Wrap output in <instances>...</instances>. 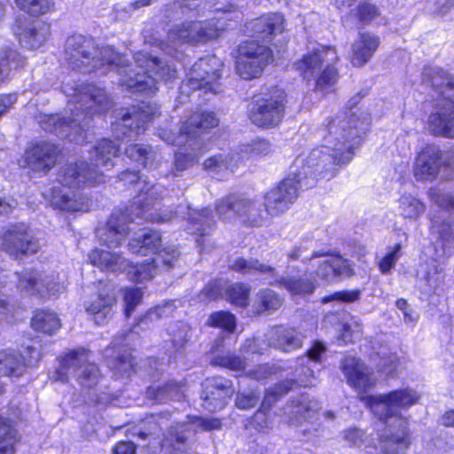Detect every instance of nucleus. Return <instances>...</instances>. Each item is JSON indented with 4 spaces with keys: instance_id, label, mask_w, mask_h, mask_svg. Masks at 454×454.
<instances>
[{
    "instance_id": "21",
    "label": "nucleus",
    "mask_w": 454,
    "mask_h": 454,
    "mask_svg": "<svg viewBox=\"0 0 454 454\" xmlns=\"http://www.w3.org/2000/svg\"><path fill=\"white\" fill-rule=\"evenodd\" d=\"M285 98L284 91L276 89L269 98L258 102L250 112L252 122L262 128L277 126L284 115Z\"/></svg>"
},
{
    "instance_id": "17",
    "label": "nucleus",
    "mask_w": 454,
    "mask_h": 454,
    "mask_svg": "<svg viewBox=\"0 0 454 454\" xmlns=\"http://www.w3.org/2000/svg\"><path fill=\"white\" fill-rule=\"evenodd\" d=\"M432 232L437 233L439 239L436 243L435 258L432 259L431 269L425 271V279L428 285V292L435 291L443 280L442 276V268L440 266V260L451 254V247L454 246V223L432 219Z\"/></svg>"
},
{
    "instance_id": "11",
    "label": "nucleus",
    "mask_w": 454,
    "mask_h": 454,
    "mask_svg": "<svg viewBox=\"0 0 454 454\" xmlns=\"http://www.w3.org/2000/svg\"><path fill=\"white\" fill-rule=\"evenodd\" d=\"M220 426L221 422L218 419L189 417L187 423H177L176 427H172L161 443L153 439V442H150L146 447L148 454H157L160 448L166 454L183 453L187 450L186 440L192 432H196L198 429H217Z\"/></svg>"
},
{
    "instance_id": "41",
    "label": "nucleus",
    "mask_w": 454,
    "mask_h": 454,
    "mask_svg": "<svg viewBox=\"0 0 454 454\" xmlns=\"http://www.w3.org/2000/svg\"><path fill=\"white\" fill-rule=\"evenodd\" d=\"M32 327L39 332L52 334L61 326L57 314L50 310H40L35 313L31 321Z\"/></svg>"
},
{
    "instance_id": "59",
    "label": "nucleus",
    "mask_w": 454,
    "mask_h": 454,
    "mask_svg": "<svg viewBox=\"0 0 454 454\" xmlns=\"http://www.w3.org/2000/svg\"><path fill=\"white\" fill-rule=\"evenodd\" d=\"M343 439L349 445L360 447L364 442V434L363 431L352 427L343 432Z\"/></svg>"
},
{
    "instance_id": "61",
    "label": "nucleus",
    "mask_w": 454,
    "mask_h": 454,
    "mask_svg": "<svg viewBox=\"0 0 454 454\" xmlns=\"http://www.w3.org/2000/svg\"><path fill=\"white\" fill-rule=\"evenodd\" d=\"M357 15L362 21H371L378 16V9L374 5L363 4L357 9Z\"/></svg>"
},
{
    "instance_id": "14",
    "label": "nucleus",
    "mask_w": 454,
    "mask_h": 454,
    "mask_svg": "<svg viewBox=\"0 0 454 454\" xmlns=\"http://www.w3.org/2000/svg\"><path fill=\"white\" fill-rule=\"evenodd\" d=\"M223 62L215 56H207L195 62L186 74V80L183 82L181 93H189L190 90H201L216 93L218 91L217 81L221 76Z\"/></svg>"
},
{
    "instance_id": "31",
    "label": "nucleus",
    "mask_w": 454,
    "mask_h": 454,
    "mask_svg": "<svg viewBox=\"0 0 454 454\" xmlns=\"http://www.w3.org/2000/svg\"><path fill=\"white\" fill-rule=\"evenodd\" d=\"M19 287L31 294H39L41 296H56L64 289V284L55 281L53 276L41 278L37 272L26 270L19 276Z\"/></svg>"
},
{
    "instance_id": "33",
    "label": "nucleus",
    "mask_w": 454,
    "mask_h": 454,
    "mask_svg": "<svg viewBox=\"0 0 454 454\" xmlns=\"http://www.w3.org/2000/svg\"><path fill=\"white\" fill-rule=\"evenodd\" d=\"M325 347L321 342H315L308 350L307 356L299 360V368L296 370L297 384L301 387H309L316 381L315 370L307 366L306 363H313L314 366L320 362L322 354L325 352Z\"/></svg>"
},
{
    "instance_id": "2",
    "label": "nucleus",
    "mask_w": 454,
    "mask_h": 454,
    "mask_svg": "<svg viewBox=\"0 0 454 454\" xmlns=\"http://www.w3.org/2000/svg\"><path fill=\"white\" fill-rule=\"evenodd\" d=\"M91 45L81 35L69 37L67 41V59L73 68L90 72L99 70L105 65L109 70L116 69L121 78L120 83L137 92L146 95L154 94L158 90L160 81L168 82L176 77V67L168 64L162 65L156 57L146 52H137L134 56V67H125V60L110 46H102L94 50L95 56L90 58L89 49Z\"/></svg>"
},
{
    "instance_id": "35",
    "label": "nucleus",
    "mask_w": 454,
    "mask_h": 454,
    "mask_svg": "<svg viewBox=\"0 0 454 454\" xmlns=\"http://www.w3.org/2000/svg\"><path fill=\"white\" fill-rule=\"evenodd\" d=\"M284 19L278 13H272L262 16L251 23L247 29L253 31V36L270 41L272 37L283 31Z\"/></svg>"
},
{
    "instance_id": "34",
    "label": "nucleus",
    "mask_w": 454,
    "mask_h": 454,
    "mask_svg": "<svg viewBox=\"0 0 454 454\" xmlns=\"http://www.w3.org/2000/svg\"><path fill=\"white\" fill-rule=\"evenodd\" d=\"M14 34L20 43L26 48L35 50L40 48L49 37L50 25L43 22H35L25 29L19 26L14 27Z\"/></svg>"
},
{
    "instance_id": "19",
    "label": "nucleus",
    "mask_w": 454,
    "mask_h": 454,
    "mask_svg": "<svg viewBox=\"0 0 454 454\" xmlns=\"http://www.w3.org/2000/svg\"><path fill=\"white\" fill-rule=\"evenodd\" d=\"M218 119L214 113H194L191 117L184 121L180 127V132L177 136L171 131L163 130L160 133L162 140L168 144L183 145L189 144L207 129L217 126Z\"/></svg>"
},
{
    "instance_id": "63",
    "label": "nucleus",
    "mask_w": 454,
    "mask_h": 454,
    "mask_svg": "<svg viewBox=\"0 0 454 454\" xmlns=\"http://www.w3.org/2000/svg\"><path fill=\"white\" fill-rule=\"evenodd\" d=\"M273 367H270L268 364H261L255 370L249 371L248 376L257 380L266 379L269 375L274 373Z\"/></svg>"
},
{
    "instance_id": "32",
    "label": "nucleus",
    "mask_w": 454,
    "mask_h": 454,
    "mask_svg": "<svg viewBox=\"0 0 454 454\" xmlns=\"http://www.w3.org/2000/svg\"><path fill=\"white\" fill-rule=\"evenodd\" d=\"M115 301L113 295L100 292L89 296L84 301L83 307L97 325H103L112 317Z\"/></svg>"
},
{
    "instance_id": "24",
    "label": "nucleus",
    "mask_w": 454,
    "mask_h": 454,
    "mask_svg": "<svg viewBox=\"0 0 454 454\" xmlns=\"http://www.w3.org/2000/svg\"><path fill=\"white\" fill-rule=\"evenodd\" d=\"M442 153L436 145H425L417 154L413 175L418 181H433L440 171Z\"/></svg>"
},
{
    "instance_id": "12",
    "label": "nucleus",
    "mask_w": 454,
    "mask_h": 454,
    "mask_svg": "<svg viewBox=\"0 0 454 454\" xmlns=\"http://www.w3.org/2000/svg\"><path fill=\"white\" fill-rule=\"evenodd\" d=\"M90 354L84 348L68 352L60 361L57 370V380L68 381L74 378L82 387H91L98 380L99 372L95 364L90 362Z\"/></svg>"
},
{
    "instance_id": "60",
    "label": "nucleus",
    "mask_w": 454,
    "mask_h": 454,
    "mask_svg": "<svg viewBox=\"0 0 454 454\" xmlns=\"http://www.w3.org/2000/svg\"><path fill=\"white\" fill-rule=\"evenodd\" d=\"M258 399V395L254 393H239L237 395L236 405L239 409H249L256 405Z\"/></svg>"
},
{
    "instance_id": "18",
    "label": "nucleus",
    "mask_w": 454,
    "mask_h": 454,
    "mask_svg": "<svg viewBox=\"0 0 454 454\" xmlns=\"http://www.w3.org/2000/svg\"><path fill=\"white\" fill-rule=\"evenodd\" d=\"M271 59V51L256 40L247 41L239 46L236 70L240 77L250 80L259 76Z\"/></svg>"
},
{
    "instance_id": "3",
    "label": "nucleus",
    "mask_w": 454,
    "mask_h": 454,
    "mask_svg": "<svg viewBox=\"0 0 454 454\" xmlns=\"http://www.w3.org/2000/svg\"><path fill=\"white\" fill-rule=\"evenodd\" d=\"M291 260L309 262L310 269L299 279L278 278L275 270L257 260L235 259L231 269L242 274L261 273L270 285H280L292 295L311 294L320 282L330 283L338 277H350L354 274L353 265L339 254L330 255L311 249L308 242L295 246L288 254Z\"/></svg>"
},
{
    "instance_id": "6",
    "label": "nucleus",
    "mask_w": 454,
    "mask_h": 454,
    "mask_svg": "<svg viewBox=\"0 0 454 454\" xmlns=\"http://www.w3.org/2000/svg\"><path fill=\"white\" fill-rule=\"evenodd\" d=\"M120 180L125 184H135L139 194L134 199L133 203L125 213L114 212L111 215L105 226L97 231V236L101 245L109 248L119 247L127 238L131 230L127 227V221L134 222L136 219H142L150 222H167L172 219L171 212L166 214L158 213L156 205L162 198L165 192L160 184H149L136 171H126L120 175Z\"/></svg>"
},
{
    "instance_id": "7",
    "label": "nucleus",
    "mask_w": 454,
    "mask_h": 454,
    "mask_svg": "<svg viewBox=\"0 0 454 454\" xmlns=\"http://www.w3.org/2000/svg\"><path fill=\"white\" fill-rule=\"evenodd\" d=\"M63 91L68 99V109L72 112V120L64 121L59 114H41L37 117L39 125L47 132L55 133L61 137H67L76 144L86 139L83 135L86 118L106 111L111 102L105 91L90 84L73 85L67 82Z\"/></svg>"
},
{
    "instance_id": "30",
    "label": "nucleus",
    "mask_w": 454,
    "mask_h": 454,
    "mask_svg": "<svg viewBox=\"0 0 454 454\" xmlns=\"http://www.w3.org/2000/svg\"><path fill=\"white\" fill-rule=\"evenodd\" d=\"M341 371L347 379L348 384L359 394L373 386L376 382L370 369L353 356H347L344 358L341 364Z\"/></svg>"
},
{
    "instance_id": "45",
    "label": "nucleus",
    "mask_w": 454,
    "mask_h": 454,
    "mask_svg": "<svg viewBox=\"0 0 454 454\" xmlns=\"http://www.w3.org/2000/svg\"><path fill=\"white\" fill-rule=\"evenodd\" d=\"M16 5L22 11L34 15H43L54 7V0H15Z\"/></svg>"
},
{
    "instance_id": "28",
    "label": "nucleus",
    "mask_w": 454,
    "mask_h": 454,
    "mask_svg": "<svg viewBox=\"0 0 454 454\" xmlns=\"http://www.w3.org/2000/svg\"><path fill=\"white\" fill-rule=\"evenodd\" d=\"M58 147L49 142L30 145L24 153V166L35 172H47L55 164Z\"/></svg>"
},
{
    "instance_id": "27",
    "label": "nucleus",
    "mask_w": 454,
    "mask_h": 454,
    "mask_svg": "<svg viewBox=\"0 0 454 454\" xmlns=\"http://www.w3.org/2000/svg\"><path fill=\"white\" fill-rule=\"evenodd\" d=\"M0 246L12 255L18 254H33L38 248V242L27 233V227L24 223L12 226L1 238Z\"/></svg>"
},
{
    "instance_id": "48",
    "label": "nucleus",
    "mask_w": 454,
    "mask_h": 454,
    "mask_svg": "<svg viewBox=\"0 0 454 454\" xmlns=\"http://www.w3.org/2000/svg\"><path fill=\"white\" fill-rule=\"evenodd\" d=\"M429 197L433 203L442 209L454 211V195L441 188H433L429 192Z\"/></svg>"
},
{
    "instance_id": "52",
    "label": "nucleus",
    "mask_w": 454,
    "mask_h": 454,
    "mask_svg": "<svg viewBox=\"0 0 454 454\" xmlns=\"http://www.w3.org/2000/svg\"><path fill=\"white\" fill-rule=\"evenodd\" d=\"M151 149L141 145H130L126 149V155L131 160L137 162L143 168H147L149 154Z\"/></svg>"
},
{
    "instance_id": "36",
    "label": "nucleus",
    "mask_w": 454,
    "mask_h": 454,
    "mask_svg": "<svg viewBox=\"0 0 454 454\" xmlns=\"http://www.w3.org/2000/svg\"><path fill=\"white\" fill-rule=\"evenodd\" d=\"M380 45V39L371 33H362L352 45L351 62L361 67L372 57Z\"/></svg>"
},
{
    "instance_id": "39",
    "label": "nucleus",
    "mask_w": 454,
    "mask_h": 454,
    "mask_svg": "<svg viewBox=\"0 0 454 454\" xmlns=\"http://www.w3.org/2000/svg\"><path fill=\"white\" fill-rule=\"evenodd\" d=\"M146 396L153 403H164L168 400L179 401L183 396L181 386L176 382H170L163 387L152 386L146 390Z\"/></svg>"
},
{
    "instance_id": "40",
    "label": "nucleus",
    "mask_w": 454,
    "mask_h": 454,
    "mask_svg": "<svg viewBox=\"0 0 454 454\" xmlns=\"http://www.w3.org/2000/svg\"><path fill=\"white\" fill-rule=\"evenodd\" d=\"M25 62V59L15 50L3 49L0 51V85L9 78L12 70L22 67Z\"/></svg>"
},
{
    "instance_id": "10",
    "label": "nucleus",
    "mask_w": 454,
    "mask_h": 454,
    "mask_svg": "<svg viewBox=\"0 0 454 454\" xmlns=\"http://www.w3.org/2000/svg\"><path fill=\"white\" fill-rule=\"evenodd\" d=\"M225 28L224 23L221 22L220 20H217V23L214 20L186 21L171 29L168 35V43L160 42L159 46L163 51L173 55L178 44H195L207 42L219 36L220 32Z\"/></svg>"
},
{
    "instance_id": "4",
    "label": "nucleus",
    "mask_w": 454,
    "mask_h": 454,
    "mask_svg": "<svg viewBox=\"0 0 454 454\" xmlns=\"http://www.w3.org/2000/svg\"><path fill=\"white\" fill-rule=\"evenodd\" d=\"M120 145L102 139L90 152V166L84 161L63 166L57 177L61 187L54 186L45 197L54 208L67 212H85L89 209L87 198L77 192L83 185H96L105 181L104 172L111 169Z\"/></svg>"
},
{
    "instance_id": "58",
    "label": "nucleus",
    "mask_w": 454,
    "mask_h": 454,
    "mask_svg": "<svg viewBox=\"0 0 454 454\" xmlns=\"http://www.w3.org/2000/svg\"><path fill=\"white\" fill-rule=\"evenodd\" d=\"M201 153H184L178 152L175 156V167L177 171H182L192 166L198 160Z\"/></svg>"
},
{
    "instance_id": "23",
    "label": "nucleus",
    "mask_w": 454,
    "mask_h": 454,
    "mask_svg": "<svg viewBox=\"0 0 454 454\" xmlns=\"http://www.w3.org/2000/svg\"><path fill=\"white\" fill-rule=\"evenodd\" d=\"M434 101V111L427 121L428 131L437 137L454 139V99L438 98Z\"/></svg>"
},
{
    "instance_id": "15",
    "label": "nucleus",
    "mask_w": 454,
    "mask_h": 454,
    "mask_svg": "<svg viewBox=\"0 0 454 454\" xmlns=\"http://www.w3.org/2000/svg\"><path fill=\"white\" fill-rule=\"evenodd\" d=\"M268 341L266 344L259 339L247 340L242 346L241 353L246 359H248L249 355H262L270 347L284 352H291L301 346L302 335L294 328L276 326L269 333Z\"/></svg>"
},
{
    "instance_id": "53",
    "label": "nucleus",
    "mask_w": 454,
    "mask_h": 454,
    "mask_svg": "<svg viewBox=\"0 0 454 454\" xmlns=\"http://www.w3.org/2000/svg\"><path fill=\"white\" fill-rule=\"evenodd\" d=\"M362 335V325L356 318H351L342 326V333L339 341L344 344L352 342L354 340L358 339Z\"/></svg>"
},
{
    "instance_id": "16",
    "label": "nucleus",
    "mask_w": 454,
    "mask_h": 454,
    "mask_svg": "<svg viewBox=\"0 0 454 454\" xmlns=\"http://www.w3.org/2000/svg\"><path fill=\"white\" fill-rule=\"evenodd\" d=\"M270 144L265 139H256L251 145H244L240 152H231L228 154H218L207 159L204 167L215 177L222 178L233 173L249 153L254 155L267 154L270 151Z\"/></svg>"
},
{
    "instance_id": "26",
    "label": "nucleus",
    "mask_w": 454,
    "mask_h": 454,
    "mask_svg": "<svg viewBox=\"0 0 454 454\" xmlns=\"http://www.w3.org/2000/svg\"><path fill=\"white\" fill-rule=\"evenodd\" d=\"M250 286L242 283H236L223 287L221 282L209 283L202 291L201 301L215 300L219 297L225 298L237 307H247L249 301Z\"/></svg>"
},
{
    "instance_id": "38",
    "label": "nucleus",
    "mask_w": 454,
    "mask_h": 454,
    "mask_svg": "<svg viewBox=\"0 0 454 454\" xmlns=\"http://www.w3.org/2000/svg\"><path fill=\"white\" fill-rule=\"evenodd\" d=\"M318 409L319 405L317 401H310L302 397L298 403H292L285 408L284 414L287 417L286 422L295 424L301 422L303 419H312Z\"/></svg>"
},
{
    "instance_id": "5",
    "label": "nucleus",
    "mask_w": 454,
    "mask_h": 454,
    "mask_svg": "<svg viewBox=\"0 0 454 454\" xmlns=\"http://www.w3.org/2000/svg\"><path fill=\"white\" fill-rule=\"evenodd\" d=\"M161 239L158 231L143 230L141 234L135 233L129 242V249L134 254L146 255L152 254L153 257L129 264L120 254L95 248L89 254L91 264L103 271L120 273L127 272L128 278L134 282L142 283L153 278L160 269L168 270L178 262L179 253L174 247H165L160 249Z\"/></svg>"
},
{
    "instance_id": "46",
    "label": "nucleus",
    "mask_w": 454,
    "mask_h": 454,
    "mask_svg": "<svg viewBox=\"0 0 454 454\" xmlns=\"http://www.w3.org/2000/svg\"><path fill=\"white\" fill-rule=\"evenodd\" d=\"M213 218L214 217L211 212L207 208L202 209L200 211L189 209L188 212V220L192 224H194L192 229L193 232L204 234V225L209 227L214 222Z\"/></svg>"
},
{
    "instance_id": "37",
    "label": "nucleus",
    "mask_w": 454,
    "mask_h": 454,
    "mask_svg": "<svg viewBox=\"0 0 454 454\" xmlns=\"http://www.w3.org/2000/svg\"><path fill=\"white\" fill-rule=\"evenodd\" d=\"M291 382H283L280 385L270 388L266 391L264 399L262 403L261 409L254 414L253 419L255 428L258 431H264L270 427L268 422V415L266 413V410L270 408L271 403L281 396L283 394H286L291 388Z\"/></svg>"
},
{
    "instance_id": "62",
    "label": "nucleus",
    "mask_w": 454,
    "mask_h": 454,
    "mask_svg": "<svg viewBox=\"0 0 454 454\" xmlns=\"http://www.w3.org/2000/svg\"><path fill=\"white\" fill-rule=\"evenodd\" d=\"M434 12L441 16H445L454 8V0H434Z\"/></svg>"
},
{
    "instance_id": "54",
    "label": "nucleus",
    "mask_w": 454,
    "mask_h": 454,
    "mask_svg": "<svg viewBox=\"0 0 454 454\" xmlns=\"http://www.w3.org/2000/svg\"><path fill=\"white\" fill-rule=\"evenodd\" d=\"M401 245L389 248L387 254L380 261L379 267L382 273H387L400 258Z\"/></svg>"
},
{
    "instance_id": "42",
    "label": "nucleus",
    "mask_w": 454,
    "mask_h": 454,
    "mask_svg": "<svg viewBox=\"0 0 454 454\" xmlns=\"http://www.w3.org/2000/svg\"><path fill=\"white\" fill-rule=\"evenodd\" d=\"M425 210L424 203L411 194H403L399 199L398 212L404 218L416 220Z\"/></svg>"
},
{
    "instance_id": "1",
    "label": "nucleus",
    "mask_w": 454,
    "mask_h": 454,
    "mask_svg": "<svg viewBox=\"0 0 454 454\" xmlns=\"http://www.w3.org/2000/svg\"><path fill=\"white\" fill-rule=\"evenodd\" d=\"M370 125V114L361 109L341 112L328 120L321 130L322 145L298 156L288 176L265 194L268 214L274 215L286 211L297 199L299 190L316 184L317 176L326 179L334 176L337 165L352 160L354 148Z\"/></svg>"
},
{
    "instance_id": "64",
    "label": "nucleus",
    "mask_w": 454,
    "mask_h": 454,
    "mask_svg": "<svg viewBox=\"0 0 454 454\" xmlns=\"http://www.w3.org/2000/svg\"><path fill=\"white\" fill-rule=\"evenodd\" d=\"M136 446L130 442H121L114 449L113 454H135Z\"/></svg>"
},
{
    "instance_id": "43",
    "label": "nucleus",
    "mask_w": 454,
    "mask_h": 454,
    "mask_svg": "<svg viewBox=\"0 0 454 454\" xmlns=\"http://www.w3.org/2000/svg\"><path fill=\"white\" fill-rule=\"evenodd\" d=\"M282 305L281 298L270 289L261 290L254 301V308L258 313L275 310Z\"/></svg>"
},
{
    "instance_id": "13",
    "label": "nucleus",
    "mask_w": 454,
    "mask_h": 454,
    "mask_svg": "<svg viewBox=\"0 0 454 454\" xmlns=\"http://www.w3.org/2000/svg\"><path fill=\"white\" fill-rule=\"evenodd\" d=\"M215 211L219 218L229 220L235 215L251 225H260L269 215L264 200L227 197L216 203Z\"/></svg>"
},
{
    "instance_id": "57",
    "label": "nucleus",
    "mask_w": 454,
    "mask_h": 454,
    "mask_svg": "<svg viewBox=\"0 0 454 454\" xmlns=\"http://www.w3.org/2000/svg\"><path fill=\"white\" fill-rule=\"evenodd\" d=\"M176 301H171L164 303L163 305L157 306L153 309H151L144 319H142L141 323L143 321L150 319L153 320V318H160L162 317H168L173 313L174 309L176 308Z\"/></svg>"
},
{
    "instance_id": "9",
    "label": "nucleus",
    "mask_w": 454,
    "mask_h": 454,
    "mask_svg": "<svg viewBox=\"0 0 454 454\" xmlns=\"http://www.w3.org/2000/svg\"><path fill=\"white\" fill-rule=\"evenodd\" d=\"M338 60L335 48L319 45L295 61L294 67L308 84L313 85L317 93L327 94L334 90L338 80L335 67Z\"/></svg>"
},
{
    "instance_id": "49",
    "label": "nucleus",
    "mask_w": 454,
    "mask_h": 454,
    "mask_svg": "<svg viewBox=\"0 0 454 454\" xmlns=\"http://www.w3.org/2000/svg\"><path fill=\"white\" fill-rule=\"evenodd\" d=\"M208 324L211 326L220 327L231 333L236 327V319L234 315L230 312L218 311L210 316Z\"/></svg>"
},
{
    "instance_id": "44",
    "label": "nucleus",
    "mask_w": 454,
    "mask_h": 454,
    "mask_svg": "<svg viewBox=\"0 0 454 454\" xmlns=\"http://www.w3.org/2000/svg\"><path fill=\"white\" fill-rule=\"evenodd\" d=\"M17 441V431L0 417V454H13Z\"/></svg>"
},
{
    "instance_id": "29",
    "label": "nucleus",
    "mask_w": 454,
    "mask_h": 454,
    "mask_svg": "<svg viewBox=\"0 0 454 454\" xmlns=\"http://www.w3.org/2000/svg\"><path fill=\"white\" fill-rule=\"evenodd\" d=\"M422 82L431 88L430 97L433 100L454 99V76L438 67H425Z\"/></svg>"
},
{
    "instance_id": "50",
    "label": "nucleus",
    "mask_w": 454,
    "mask_h": 454,
    "mask_svg": "<svg viewBox=\"0 0 454 454\" xmlns=\"http://www.w3.org/2000/svg\"><path fill=\"white\" fill-rule=\"evenodd\" d=\"M121 292L124 302L125 315L129 317L134 309L141 302L142 291L137 287H125Z\"/></svg>"
},
{
    "instance_id": "25",
    "label": "nucleus",
    "mask_w": 454,
    "mask_h": 454,
    "mask_svg": "<svg viewBox=\"0 0 454 454\" xmlns=\"http://www.w3.org/2000/svg\"><path fill=\"white\" fill-rule=\"evenodd\" d=\"M202 387V405L210 412L222 410L233 394L231 381L222 377L207 379Z\"/></svg>"
},
{
    "instance_id": "56",
    "label": "nucleus",
    "mask_w": 454,
    "mask_h": 454,
    "mask_svg": "<svg viewBox=\"0 0 454 454\" xmlns=\"http://www.w3.org/2000/svg\"><path fill=\"white\" fill-rule=\"evenodd\" d=\"M360 297V291L358 290H344L336 292L331 295L325 296L322 298L323 303L330 301H342V302H353L358 300Z\"/></svg>"
},
{
    "instance_id": "22",
    "label": "nucleus",
    "mask_w": 454,
    "mask_h": 454,
    "mask_svg": "<svg viewBox=\"0 0 454 454\" xmlns=\"http://www.w3.org/2000/svg\"><path fill=\"white\" fill-rule=\"evenodd\" d=\"M18 357L13 350H0V376H20L27 367L34 366L41 357L35 342L23 348Z\"/></svg>"
},
{
    "instance_id": "55",
    "label": "nucleus",
    "mask_w": 454,
    "mask_h": 454,
    "mask_svg": "<svg viewBox=\"0 0 454 454\" xmlns=\"http://www.w3.org/2000/svg\"><path fill=\"white\" fill-rule=\"evenodd\" d=\"M107 365L112 370H115L120 374L129 375V371L133 370L134 368L133 357L129 354L122 355L121 356H119L116 361H108Z\"/></svg>"
},
{
    "instance_id": "47",
    "label": "nucleus",
    "mask_w": 454,
    "mask_h": 454,
    "mask_svg": "<svg viewBox=\"0 0 454 454\" xmlns=\"http://www.w3.org/2000/svg\"><path fill=\"white\" fill-rule=\"evenodd\" d=\"M377 356L379 362L376 366L380 372L391 375L397 371L400 361L395 354L388 353L387 348H383Z\"/></svg>"
},
{
    "instance_id": "20",
    "label": "nucleus",
    "mask_w": 454,
    "mask_h": 454,
    "mask_svg": "<svg viewBox=\"0 0 454 454\" xmlns=\"http://www.w3.org/2000/svg\"><path fill=\"white\" fill-rule=\"evenodd\" d=\"M156 114V106L142 102L137 110L133 108L132 112L126 111L124 114H118V115H121V118L113 123V129L118 139L121 135L123 138L132 139L145 130V124Z\"/></svg>"
},
{
    "instance_id": "51",
    "label": "nucleus",
    "mask_w": 454,
    "mask_h": 454,
    "mask_svg": "<svg viewBox=\"0 0 454 454\" xmlns=\"http://www.w3.org/2000/svg\"><path fill=\"white\" fill-rule=\"evenodd\" d=\"M212 364L227 368L234 372H243L246 369V362L234 355L216 356L213 358Z\"/></svg>"
},
{
    "instance_id": "8",
    "label": "nucleus",
    "mask_w": 454,
    "mask_h": 454,
    "mask_svg": "<svg viewBox=\"0 0 454 454\" xmlns=\"http://www.w3.org/2000/svg\"><path fill=\"white\" fill-rule=\"evenodd\" d=\"M420 395L413 388L406 387L391 391L386 395L361 397V401L380 420L389 427V434L379 440L380 454H404L410 446L408 419L402 411L417 404Z\"/></svg>"
}]
</instances>
